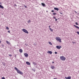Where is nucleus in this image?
<instances>
[{
  "label": "nucleus",
  "mask_w": 79,
  "mask_h": 79,
  "mask_svg": "<svg viewBox=\"0 0 79 79\" xmlns=\"http://www.w3.org/2000/svg\"><path fill=\"white\" fill-rule=\"evenodd\" d=\"M17 71L18 73H19V72L20 71V70H18Z\"/></svg>",
  "instance_id": "obj_21"
},
{
  "label": "nucleus",
  "mask_w": 79,
  "mask_h": 79,
  "mask_svg": "<svg viewBox=\"0 0 79 79\" xmlns=\"http://www.w3.org/2000/svg\"><path fill=\"white\" fill-rule=\"evenodd\" d=\"M60 14H61V15H63V13L61 12H60Z\"/></svg>",
  "instance_id": "obj_31"
},
{
  "label": "nucleus",
  "mask_w": 79,
  "mask_h": 79,
  "mask_svg": "<svg viewBox=\"0 0 79 79\" xmlns=\"http://www.w3.org/2000/svg\"><path fill=\"white\" fill-rule=\"evenodd\" d=\"M56 48H57L58 49H60V48H61V46H60L59 47L58 46H56Z\"/></svg>",
  "instance_id": "obj_4"
},
{
  "label": "nucleus",
  "mask_w": 79,
  "mask_h": 79,
  "mask_svg": "<svg viewBox=\"0 0 79 79\" xmlns=\"http://www.w3.org/2000/svg\"><path fill=\"white\" fill-rule=\"evenodd\" d=\"M26 63L28 65H30L31 64H30V63L29 62H26Z\"/></svg>",
  "instance_id": "obj_11"
},
{
  "label": "nucleus",
  "mask_w": 79,
  "mask_h": 79,
  "mask_svg": "<svg viewBox=\"0 0 79 79\" xmlns=\"http://www.w3.org/2000/svg\"><path fill=\"white\" fill-rule=\"evenodd\" d=\"M77 33L78 34V35H79V31H77Z\"/></svg>",
  "instance_id": "obj_24"
},
{
  "label": "nucleus",
  "mask_w": 79,
  "mask_h": 79,
  "mask_svg": "<svg viewBox=\"0 0 79 79\" xmlns=\"http://www.w3.org/2000/svg\"><path fill=\"white\" fill-rule=\"evenodd\" d=\"M28 23H30V22H31V20H29L28 21Z\"/></svg>",
  "instance_id": "obj_22"
},
{
  "label": "nucleus",
  "mask_w": 79,
  "mask_h": 79,
  "mask_svg": "<svg viewBox=\"0 0 79 79\" xmlns=\"http://www.w3.org/2000/svg\"><path fill=\"white\" fill-rule=\"evenodd\" d=\"M25 45H26L27 46V45H28V44H25Z\"/></svg>",
  "instance_id": "obj_39"
},
{
  "label": "nucleus",
  "mask_w": 79,
  "mask_h": 79,
  "mask_svg": "<svg viewBox=\"0 0 79 79\" xmlns=\"http://www.w3.org/2000/svg\"><path fill=\"white\" fill-rule=\"evenodd\" d=\"M19 51L20 53H22V52H23V50L21 49H19Z\"/></svg>",
  "instance_id": "obj_15"
},
{
  "label": "nucleus",
  "mask_w": 79,
  "mask_h": 79,
  "mask_svg": "<svg viewBox=\"0 0 79 79\" xmlns=\"http://www.w3.org/2000/svg\"><path fill=\"white\" fill-rule=\"evenodd\" d=\"M6 42L7 44H10V43L8 41H6Z\"/></svg>",
  "instance_id": "obj_18"
},
{
  "label": "nucleus",
  "mask_w": 79,
  "mask_h": 79,
  "mask_svg": "<svg viewBox=\"0 0 79 79\" xmlns=\"http://www.w3.org/2000/svg\"><path fill=\"white\" fill-rule=\"evenodd\" d=\"M0 43H1V41L0 40Z\"/></svg>",
  "instance_id": "obj_45"
},
{
  "label": "nucleus",
  "mask_w": 79,
  "mask_h": 79,
  "mask_svg": "<svg viewBox=\"0 0 79 79\" xmlns=\"http://www.w3.org/2000/svg\"><path fill=\"white\" fill-rule=\"evenodd\" d=\"M47 53H49V54H52V52L51 51H48Z\"/></svg>",
  "instance_id": "obj_7"
},
{
  "label": "nucleus",
  "mask_w": 79,
  "mask_h": 79,
  "mask_svg": "<svg viewBox=\"0 0 79 79\" xmlns=\"http://www.w3.org/2000/svg\"><path fill=\"white\" fill-rule=\"evenodd\" d=\"M49 29L50 30V31H51L52 32H53V30L52 29L50 28V27H49Z\"/></svg>",
  "instance_id": "obj_17"
},
{
  "label": "nucleus",
  "mask_w": 79,
  "mask_h": 79,
  "mask_svg": "<svg viewBox=\"0 0 79 79\" xmlns=\"http://www.w3.org/2000/svg\"><path fill=\"white\" fill-rule=\"evenodd\" d=\"M0 8H2V9H3V8H4V7L1 5H0Z\"/></svg>",
  "instance_id": "obj_12"
},
{
  "label": "nucleus",
  "mask_w": 79,
  "mask_h": 79,
  "mask_svg": "<svg viewBox=\"0 0 79 79\" xmlns=\"http://www.w3.org/2000/svg\"><path fill=\"white\" fill-rule=\"evenodd\" d=\"M34 45H36V44H35Z\"/></svg>",
  "instance_id": "obj_43"
},
{
  "label": "nucleus",
  "mask_w": 79,
  "mask_h": 79,
  "mask_svg": "<svg viewBox=\"0 0 79 79\" xmlns=\"http://www.w3.org/2000/svg\"><path fill=\"white\" fill-rule=\"evenodd\" d=\"M9 55L10 56H12V55H11V54H9Z\"/></svg>",
  "instance_id": "obj_27"
},
{
  "label": "nucleus",
  "mask_w": 79,
  "mask_h": 79,
  "mask_svg": "<svg viewBox=\"0 0 79 79\" xmlns=\"http://www.w3.org/2000/svg\"><path fill=\"white\" fill-rule=\"evenodd\" d=\"M55 54H57V52H55Z\"/></svg>",
  "instance_id": "obj_30"
},
{
  "label": "nucleus",
  "mask_w": 79,
  "mask_h": 79,
  "mask_svg": "<svg viewBox=\"0 0 79 79\" xmlns=\"http://www.w3.org/2000/svg\"><path fill=\"white\" fill-rule=\"evenodd\" d=\"M24 7H25V8H27V6H24Z\"/></svg>",
  "instance_id": "obj_38"
},
{
  "label": "nucleus",
  "mask_w": 79,
  "mask_h": 79,
  "mask_svg": "<svg viewBox=\"0 0 79 79\" xmlns=\"http://www.w3.org/2000/svg\"><path fill=\"white\" fill-rule=\"evenodd\" d=\"M56 39L57 40L59 41V42H61V39L59 38H56Z\"/></svg>",
  "instance_id": "obj_3"
},
{
  "label": "nucleus",
  "mask_w": 79,
  "mask_h": 79,
  "mask_svg": "<svg viewBox=\"0 0 79 79\" xmlns=\"http://www.w3.org/2000/svg\"><path fill=\"white\" fill-rule=\"evenodd\" d=\"M51 12H54V10H52L51 11Z\"/></svg>",
  "instance_id": "obj_35"
},
{
  "label": "nucleus",
  "mask_w": 79,
  "mask_h": 79,
  "mask_svg": "<svg viewBox=\"0 0 79 79\" xmlns=\"http://www.w3.org/2000/svg\"><path fill=\"white\" fill-rule=\"evenodd\" d=\"M49 27H50V26H49Z\"/></svg>",
  "instance_id": "obj_47"
},
{
  "label": "nucleus",
  "mask_w": 79,
  "mask_h": 79,
  "mask_svg": "<svg viewBox=\"0 0 79 79\" xmlns=\"http://www.w3.org/2000/svg\"><path fill=\"white\" fill-rule=\"evenodd\" d=\"M2 79H5V77H2Z\"/></svg>",
  "instance_id": "obj_29"
},
{
  "label": "nucleus",
  "mask_w": 79,
  "mask_h": 79,
  "mask_svg": "<svg viewBox=\"0 0 79 79\" xmlns=\"http://www.w3.org/2000/svg\"><path fill=\"white\" fill-rule=\"evenodd\" d=\"M3 65H4V66H5V64L3 63Z\"/></svg>",
  "instance_id": "obj_33"
},
{
  "label": "nucleus",
  "mask_w": 79,
  "mask_h": 79,
  "mask_svg": "<svg viewBox=\"0 0 79 79\" xmlns=\"http://www.w3.org/2000/svg\"><path fill=\"white\" fill-rule=\"evenodd\" d=\"M32 71H34V72H35V70H34V69H32Z\"/></svg>",
  "instance_id": "obj_28"
},
{
  "label": "nucleus",
  "mask_w": 79,
  "mask_h": 79,
  "mask_svg": "<svg viewBox=\"0 0 79 79\" xmlns=\"http://www.w3.org/2000/svg\"><path fill=\"white\" fill-rule=\"evenodd\" d=\"M6 29H7V30H9V28H8V27H6Z\"/></svg>",
  "instance_id": "obj_23"
},
{
  "label": "nucleus",
  "mask_w": 79,
  "mask_h": 79,
  "mask_svg": "<svg viewBox=\"0 0 79 79\" xmlns=\"http://www.w3.org/2000/svg\"><path fill=\"white\" fill-rule=\"evenodd\" d=\"M54 9L55 10H57V11H58V10H59V9L56 7H55L54 8Z\"/></svg>",
  "instance_id": "obj_9"
},
{
  "label": "nucleus",
  "mask_w": 79,
  "mask_h": 79,
  "mask_svg": "<svg viewBox=\"0 0 79 79\" xmlns=\"http://www.w3.org/2000/svg\"><path fill=\"white\" fill-rule=\"evenodd\" d=\"M41 5H42L43 6H44V7H45V6H45V4L44 3H41Z\"/></svg>",
  "instance_id": "obj_6"
},
{
  "label": "nucleus",
  "mask_w": 79,
  "mask_h": 79,
  "mask_svg": "<svg viewBox=\"0 0 79 79\" xmlns=\"http://www.w3.org/2000/svg\"><path fill=\"white\" fill-rule=\"evenodd\" d=\"M24 56L25 57H27L28 56V54L27 53H25L24 54Z\"/></svg>",
  "instance_id": "obj_5"
},
{
  "label": "nucleus",
  "mask_w": 79,
  "mask_h": 79,
  "mask_svg": "<svg viewBox=\"0 0 79 79\" xmlns=\"http://www.w3.org/2000/svg\"><path fill=\"white\" fill-rule=\"evenodd\" d=\"M60 59L62 61H64L66 60V58L62 56L60 57Z\"/></svg>",
  "instance_id": "obj_1"
},
{
  "label": "nucleus",
  "mask_w": 79,
  "mask_h": 79,
  "mask_svg": "<svg viewBox=\"0 0 79 79\" xmlns=\"http://www.w3.org/2000/svg\"><path fill=\"white\" fill-rule=\"evenodd\" d=\"M46 12H48V11L47 10V11H46Z\"/></svg>",
  "instance_id": "obj_46"
},
{
  "label": "nucleus",
  "mask_w": 79,
  "mask_h": 79,
  "mask_svg": "<svg viewBox=\"0 0 79 79\" xmlns=\"http://www.w3.org/2000/svg\"><path fill=\"white\" fill-rule=\"evenodd\" d=\"M51 69H55V66H51Z\"/></svg>",
  "instance_id": "obj_10"
},
{
  "label": "nucleus",
  "mask_w": 79,
  "mask_h": 79,
  "mask_svg": "<svg viewBox=\"0 0 79 79\" xmlns=\"http://www.w3.org/2000/svg\"><path fill=\"white\" fill-rule=\"evenodd\" d=\"M33 64H34V65H37V64H36V63H35L34 62H33Z\"/></svg>",
  "instance_id": "obj_16"
},
{
  "label": "nucleus",
  "mask_w": 79,
  "mask_h": 79,
  "mask_svg": "<svg viewBox=\"0 0 79 79\" xmlns=\"http://www.w3.org/2000/svg\"><path fill=\"white\" fill-rule=\"evenodd\" d=\"M49 44H50V45H52V43L50 42H48Z\"/></svg>",
  "instance_id": "obj_19"
},
{
  "label": "nucleus",
  "mask_w": 79,
  "mask_h": 79,
  "mask_svg": "<svg viewBox=\"0 0 79 79\" xmlns=\"http://www.w3.org/2000/svg\"><path fill=\"white\" fill-rule=\"evenodd\" d=\"M16 56L15 55V57L16 58Z\"/></svg>",
  "instance_id": "obj_44"
},
{
  "label": "nucleus",
  "mask_w": 79,
  "mask_h": 79,
  "mask_svg": "<svg viewBox=\"0 0 79 79\" xmlns=\"http://www.w3.org/2000/svg\"><path fill=\"white\" fill-rule=\"evenodd\" d=\"M14 69H15V70H16V71H18V69H17L16 68V67H15Z\"/></svg>",
  "instance_id": "obj_20"
},
{
  "label": "nucleus",
  "mask_w": 79,
  "mask_h": 79,
  "mask_svg": "<svg viewBox=\"0 0 79 79\" xmlns=\"http://www.w3.org/2000/svg\"><path fill=\"white\" fill-rule=\"evenodd\" d=\"M53 15H56V13H53Z\"/></svg>",
  "instance_id": "obj_25"
},
{
  "label": "nucleus",
  "mask_w": 79,
  "mask_h": 79,
  "mask_svg": "<svg viewBox=\"0 0 79 79\" xmlns=\"http://www.w3.org/2000/svg\"><path fill=\"white\" fill-rule=\"evenodd\" d=\"M8 32H9V33H10V31H8Z\"/></svg>",
  "instance_id": "obj_37"
},
{
  "label": "nucleus",
  "mask_w": 79,
  "mask_h": 79,
  "mask_svg": "<svg viewBox=\"0 0 79 79\" xmlns=\"http://www.w3.org/2000/svg\"><path fill=\"white\" fill-rule=\"evenodd\" d=\"M55 19V21H57V19Z\"/></svg>",
  "instance_id": "obj_34"
},
{
  "label": "nucleus",
  "mask_w": 79,
  "mask_h": 79,
  "mask_svg": "<svg viewBox=\"0 0 79 79\" xmlns=\"http://www.w3.org/2000/svg\"><path fill=\"white\" fill-rule=\"evenodd\" d=\"M53 18H54V19H56V17H53Z\"/></svg>",
  "instance_id": "obj_32"
},
{
  "label": "nucleus",
  "mask_w": 79,
  "mask_h": 79,
  "mask_svg": "<svg viewBox=\"0 0 79 79\" xmlns=\"http://www.w3.org/2000/svg\"><path fill=\"white\" fill-rule=\"evenodd\" d=\"M74 26H75V27H76L77 29H79V27H78V26H76V25H74Z\"/></svg>",
  "instance_id": "obj_13"
},
{
  "label": "nucleus",
  "mask_w": 79,
  "mask_h": 79,
  "mask_svg": "<svg viewBox=\"0 0 79 79\" xmlns=\"http://www.w3.org/2000/svg\"><path fill=\"white\" fill-rule=\"evenodd\" d=\"M73 44H75V42H73Z\"/></svg>",
  "instance_id": "obj_40"
},
{
  "label": "nucleus",
  "mask_w": 79,
  "mask_h": 79,
  "mask_svg": "<svg viewBox=\"0 0 79 79\" xmlns=\"http://www.w3.org/2000/svg\"><path fill=\"white\" fill-rule=\"evenodd\" d=\"M15 6H17L16 5V4H15Z\"/></svg>",
  "instance_id": "obj_41"
},
{
  "label": "nucleus",
  "mask_w": 79,
  "mask_h": 79,
  "mask_svg": "<svg viewBox=\"0 0 79 79\" xmlns=\"http://www.w3.org/2000/svg\"><path fill=\"white\" fill-rule=\"evenodd\" d=\"M22 31H23V32H25V33H26V34H28V33H29L28 32V31H27V30H26V29H22Z\"/></svg>",
  "instance_id": "obj_2"
},
{
  "label": "nucleus",
  "mask_w": 79,
  "mask_h": 79,
  "mask_svg": "<svg viewBox=\"0 0 79 79\" xmlns=\"http://www.w3.org/2000/svg\"><path fill=\"white\" fill-rule=\"evenodd\" d=\"M77 14V13L76 11H74Z\"/></svg>",
  "instance_id": "obj_36"
},
{
  "label": "nucleus",
  "mask_w": 79,
  "mask_h": 79,
  "mask_svg": "<svg viewBox=\"0 0 79 79\" xmlns=\"http://www.w3.org/2000/svg\"><path fill=\"white\" fill-rule=\"evenodd\" d=\"M76 25H78V24L77 23V22L76 23Z\"/></svg>",
  "instance_id": "obj_26"
},
{
  "label": "nucleus",
  "mask_w": 79,
  "mask_h": 79,
  "mask_svg": "<svg viewBox=\"0 0 79 79\" xmlns=\"http://www.w3.org/2000/svg\"><path fill=\"white\" fill-rule=\"evenodd\" d=\"M52 63H53V64L54 63V62L53 61L52 62Z\"/></svg>",
  "instance_id": "obj_42"
},
{
  "label": "nucleus",
  "mask_w": 79,
  "mask_h": 79,
  "mask_svg": "<svg viewBox=\"0 0 79 79\" xmlns=\"http://www.w3.org/2000/svg\"><path fill=\"white\" fill-rule=\"evenodd\" d=\"M19 74H23V72H21V71L19 72Z\"/></svg>",
  "instance_id": "obj_14"
},
{
  "label": "nucleus",
  "mask_w": 79,
  "mask_h": 79,
  "mask_svg": "<svg viewBox=\"0 0 79 79\" xmlns=\"http://www.w3.org/2000/svg\"><path fill=\"white\" fill-rule=\"evenodd\" d=\"M65 79H71V77H65Z\"/></svg>",
  "instance_id": "obj_8"
}]
</instances>
